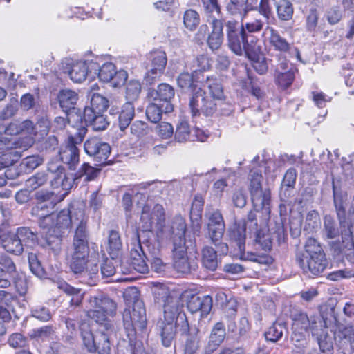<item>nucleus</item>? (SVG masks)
I'll return each instance as SVG.
<instances>
[{
  "mask_svg": "<svg viewBox=\"0 0 354 354\" xmlns=\"http://www.w3.org/2000/svg\"><path fill=\"white\" fill-rule=\"evenodd\" d=\"M96 351H97L98 354L111 353V344L109 335L104 333L103 328L99 329L96 333Z\"/></svg>",
  "mask_w": 354,
  "mask_h": 354,
  "instance_id": "ea45409f",
  "label": "nucleus"
},
{
  "mask_svg": "<svg viewBox=\"0 0 354 354\" xmlns=\"http://www.w3.org/2000/svg\"><path fill=\"white\" fill-rule=\"evenodd\" d=\"M60 159L70 169H75L80 162L79 150L75 144H68L59 152Z\"/></svg>",
  "mask_w": 354,
  "mask_h": 354,
  "instance_id": "bb28decb",
  "label": "nucleus"
},
{
  "mask_svg": "<svg viewBox=\"0 0 354 354\" xmlns=\"http://www.w3.org/2000/svg\"><path fill=\"white\" fill-rule=\"evenodd\" d=\"M319 17V11L318 9L314 6L311 7L306 15V28L308 31H315Z\"/></svg>",
  "mask_w": 354,
  "mask_h": 354,
  "instance_id": "680f3d73",
  "label": "nucleus"
},
{
  "mask_svg": "<svg viewBox=\"0 0 354 354\" xmlns=\"http://www.w3.org/2000/svg\"><path fill=\"white\" fill-rule=\"evenodd\" d=\"M134 117V106L131 102H127L122 108L119 115V127L122 131L126 129Z\"/></svg>",
  "mask_w": 354,
  "mask_h": 354,
  "instance_id": "c9c22d12",
  "label": "nucleus"
},
{
  "mask_svg": "<svg viewBox=\"0 0 354 354\" xmlns=\"http://www.w3.org/2000/svg\"><path fill=\"white\" fill-rule=\"evenodd\" d=\"M276 7L277 16L282 21L290 20L293 15L294 9L288 0H272Z\"/></svg>",
  "mask_w": 354,
  "mask_h": 354,
  "instance_id": "72a5a7b5",
  "label": "nucleus"
},
{
  "mask_svg": "<svg viewBox=\"0 0 354 354\" xmlns=\"http://www.w3.org/2000/svg\"><path fill=\"white\" fill-rule=\"evenodd\" d=\"M208 96L201 87L192 92L189 106L193 117L198 115L200 113L206 116L212 115L215 113V106L212 103L209 104V106H206L205 102Z\"/></svg>",
  "mask_w": 354,
  "mask_h": 354,
  "instance_id": "dca6fc26",
  "label": "nucleus"
},
{
  "mask_svg": "<svg viewBox=\"0 0 354 354\" xmlns=\"http://www.w3.org/2000/svg\"><path fill=\"white\" fill-rule=\"evenodd\" d=\"M80 330L82 338L83 344L89 352L96 351V334L95 336L91 333L89 326L87 323H82L80 325Z\"/></svg>",
  "mask_w": 354,
  "mask_h": 354,
  "instance_id": "473e14b6",
  "label": "nucleus"
},
{
  "mask_svg": "<svg viewBox=\"0 0 354 354\" xmlns=\"http://www.w3.org/2000/svg\"><path fill=\"white\" fill-rule=\"evenodd\" d=\"M256 233L255 241L263 250L269 251L272 248V238L266 230H253Z\"/></svg>",
  "mask_w": 354,
  "mask_h": 354,
  "instance_id": "3c124183",
  "label": "nucleus"
},
{
  "mask_svg": "<svg viewBox=\"0 0 354 354\" xmlns=\"http://www.w3.org/2000/svg\"><path fill=\"white\" fill-rule=\"evenodd\" d=\"M202 4L208 19H221V7L217 0H202Z\"/></svg>",
  "mask_w": 354,
  "mask_h": 354,
  "instance_id": "79ce46f5",
  "label": "nucleus"
},
{
  "mask_svg": "<svg viewBox=\"0 0 354 354\" xmlns=\"http://www.w3.org/2000/svg\"><path fill=\"white\" fill-rule=\"evenodd\" d=\"M16 235L22 242L24 248H33L38 243L37 234L30 228L21 227L17 228Z\"/></svg>",
  "mask_w": 354,
  "mask_h": 354,
  "instance_id": "2f4dec72",
  "label": "nucleus"
},
{
  "mask_svg": "<svg viewBox=\"0 0 354 354\" xmlns=\"http://www.w3.org/2000/svg\"><path fill=\"white\" fill-rule=\"evenodd\" d=\"M324 231L328 239H335L339 235V230L335 221L330 216L324 218Z\"/></svg>",
  "mask_w": 354,
  "mask_h": 354,
  "instance_id": "e2e57ef3",
  "label": "nucleus"
},
{
  "mask_svg": "<svg viewBox=\"0 0 354 354\" xmlns=\"http://www.w3.org/2000/svg\"><path fill=\"white\" fill-rule=\"evenodd\" d=\"M47 179L48 177L44 173H37L26 180V186L27 189L32 191L45 184Z\"/></svg>",
  "mask_w": 354,
  "mask_h": 354,
  "instance_id": "bf43d9fd",
  "label": "nucleus"
},
{
  "mask_svg": "<svg viewBox=\"0 0 354 354\" xmlns=\"http://www.w3.org/2000/svg\"><path fill=\"white\" fill-rule=\"evenodd\" d=\"M109 254L111 259H116L122 248V242L118 232L112 230L109 233Z\"/></svg>",
  "mask_w": 354,
  "mask_h": 354,
  "instance_id": "58836bf2",
  "label": "nucleus"
},
{
  "mask_svg": "<svg viewBox=\"0 0 354 354\" xmlns=\"http://www.w3.org/2000/svg\"><path fill=\"white\" fill-rule=\"evenodd\" d=\"M77 180L78 178H77L76 174L74 177L72 175L67 176L64 172H63L62 174H57L56 176L53 177V179L51 180V185L54 188L61 187L63 190L68 191L72 188L73 183H75Z\"/></svg>",
  "mask_w": 354,
  "mask_h": 354,
  "instance_id": "e433bc0d",
  "label": "nucleus"
},
{
  "mask_svg": "<svg viewBox=\"0 0 354 354\" xmlns=\"http://www.w3.org/2000/svg\"><path fill=\"white\" fill-rule=\"evenodd\" d=\"M247 1L248 0H230L227 6V9L231 15L238 16L243 19L248 11Z\"/></svg>",
  "mask_w": 354,
  "mask_h": 354,
  "instance_id": "4c0bfd02",
  "label": "nucleus"
},
{
  "mask_svg": "<svg viewBox=\"0 0 354 354\" xmlns=\"http://www.w3.org/2000/svg\"><path fill=\"white\" fill-rule=\"evenodd\" d=\"M258 227L256 214L254 212H250L245 221L235 223L230 227L227 232V236L230 241L238 247L240 258L243 260L250 261L259 264H270L272 262V257L266 254H257L252 252L245 251V242L246 238V230L253 232Z\"/></svg>",
  "mask_w": 354,
  "mask_h": 354,
  "instance_id": "7ed1b4c3",
  "label": "nucleus"
},
{
  "mask_svg": "<svg viewBox=\"0 0 354 354\" xmlns=\"http://www.w3.org/2000/svg\"><path fill=\"white\" fill-rule=\"evenodd\" d=\"M225 337V330L223 324L221 322L216 323L209 335V341L205 348V353L210 354L214 352L223 342Z\"/></svg>",
  "mask_w": 354,
  "mask_h": 354,
  "instance_id": "393cba45",
  "label": "nucleus"
},
{
  "mask_svg": "<svg viewBox=\"0 0 354 354\" xmlns=\"http://www.w3.org/2000/svg\"><path fill=\"white\" fill-rule=\"evenodd\" d=\"M292 330L293 331H311L313 335H318V328L322 327L324 320L319 317L310 318L303 312H296L292 315Z\"/></svg>",
  "mask_w": 354,
  "mask_h": 354,
  "instance_id": "f8f14e48",
  "label": "nucleus"
},
{
  "mask_svg": "<svg viewBox=\"0 0 354 354\" xmlns=\"http://www.w3.org/2000/svg\"><path fill=\"white\" fill-rule=\"evenodd\" d=\"M28 259L31 272L39 278L44 277V270L38 259L37 256L34 253H29Z\"/></svg>",
  "mask_w": 354,
  "mask_h": 354,
  "instance_id": "13d9d810",
  "label": "nucleus"
},
{
  "mask_svg": "<svg viewBox=\"0 0 354 354\" xmlns=\"http://www.w3.org/2000/svg\"><path fill=\"white\" fill-rule=\"evenodd\" d=\"M326 323L322 327L318 328V335L317 336L318 344L321 351L324 353H330L333 348V342L330 338L325 335Z\"/></svg>",
  "mask_w": 354,
  "mask_h": 354,
  "instance_id": "a18cd8bd",
  "label": "nucleus"
},
{
  "mask_svg": "<svg viewBox=\"0 0 354 354\" xmlns=\"http://www.w3.org/2000/svg\"><path fill=\"white\" fill-rule=\"evenodd\" d=\"M55 224L57 230L59 229L68 228L71 225L70 219V211L68 209H63L58 214H55Z\"/></svg>",
  "mask_w": 354,
  "mask_h": 354,
  "instance_id": "6e6d98bb",
  "label": "nucleus"
},
{
  "mask_svg": "<svg viewBox=\"0 0 354 354\" xmlns=\"http://www.w3.org/2000/svg\"><path fill=\"white\" fill-rule=\"evenodd\" d=\"M35 196L38 201L37 203L43 202L46 204V207L41 209L42 210L41 212L42 213L48 212V214H55L52 211L59 199L54 192L41 190L37 192Z\"/></svg>",
  "mask_w": 354,
  "mask_h": 354,
  "instance_id": "c85d7f7f",
  "label": "nucleus"
},
{
  "mask_svg": "<svg viewBox=\"0 0 354 354\" xmlns=\"http://www.w3.org/2000/svg\"><path fill=\"white\" fill-rule=\"evenodd\" d=\"M200 22L199 15L192 9L187 10L183 15V23L189 30H194Z\"/></svg>",
  "mask_w": 354,
  "mask_h": 354,
  "instance_id": "603ef678",
  "label": "nucleus"
},
{
  "mask_svg": "<svg viewBox=\"0 0 354 354\" xmlns=\"http://www.w3.org/2000/svg\"><path fill=\"white\" fill-rule=\"evenodd\" d=\"M1 244L7 252L17 255L21 254L24 250L22 242H20L16 234H5L3 236Z\"/></svg>",
  "mask_w": 354,
  "mask_h": 354,
  "instance_id": "cd10ccee",
  "label": "nucleus"
},
{
  "mask_svg": "<svg viewBox=\"0 0 354 354\" xmlns=\"http://www.w3.org/2000/svg\"><path fill=\"white\" fill-rule=\"evenodd\" d=\"M88 253L87 234H84L82 229L80 228L75 233L73 251L71 253L70 266L75 273H80L84 270Z\"/></svg>",
  "mask_w": 354,
  "mask_h": 354,
  "instance_id": "9d476101",
  "label": "nucleus"
},
{
  "mask_svg": "<svg viewBox=\"0 0 354 354\" xmlns=\"http://www.w3.org/2000/svg\"><path fill=\"white\" fill-rule=\"evenodd\" d=\"M99 170L91 167L88 163H84L76 173L77 178L84 177V181L93 180L98 174Z\"/></svg>",
  "mask_w": 354,
  "mask_h": 354,
  "instance_id": "5fc2aeb1",
  "label": "nucleus"
},
{
  "mask_svg": "<svg viewBox=\"0 0 354 354\" xmlns=\"http://www.w3.org/2000/svg\"><path fill=\"white\" fill-rule=\"evenodd\" d=\"M59 288L62 289L67 295L72 296L71 299L72 306H77L81 304L84 295L81 289L73 288L65 282L60 283Z\"/></svg>",
  "mask_w": 354,
  "mask_h": 354,
  "instance_id": "c03bdc74",
  "label": "nucleus"
},
{
  "mask_svg": "<svg viewBox=\"0 0 354 354\" xmlns=\"http://www.w3.org/2000/svg\"><path fill=\"white\" fill-rule=\"evenodd\" d=\"M207 229L208 237L214 244L217 245L223 236L225 225L207 227Z\"/></svg>",
  "mask_w": 354,
  "mask_h": 354,
  "instance_id": "0e129e2a",
  "label": "nucleus"
},
{
  "mask_svg": "<svg viewBox=\"0 0 354 354\" xmlns=\"http://www.w3.org/2000/svg\"><path fill=\"white\" fill-rule=\"evenodd\" d=\"M88 308H99L109 315H113L116 310L115 303L110 298L100 295L92 296L88 300Z\"/></svg>",
  "mask_w": 354,
  "mask_h": 354,
  "instance_id": "a878e982",
  "label": "nucleus"
},
{
  "mask_svg": "<svg viewBox=\"0 0 354 354\" xmlns=\"http://www.w3.org/2000/svg\"><path fill=\"white\" fill-rule=\"evenodd\" d=\"M206 84L211 97L214 100H221L223 97V86L219 80L207 77Z\"/></svg>",
  "mask_w": 354,
  "mask_h": 354,
  "instance_id": "09e8293b",
  "label": "nucleus"
},
{
  "mask_svg": "<svg viewBox=\"0 0 354 354\" xmlns=\"http://www.w3.org/2000/svg\"><path fill=\"white\" fill-rule=\"evenodd\" d=\"M156 96L154 97L156 102L162 103L165 108V113H170L173 111V106L170 100L174 96V90L172 86L167 84H161L155 91Z\"/></svg>",
  "mask_w": 354,
  "mask_h": 354,
  "instance_id": "b1692460",
  "label": "nucleus"
},
{
  "mask_svg": "<svg viewBox=\"0 0 354 354\" xmlns=\"http://www.w3.org/2000/svg\"><path fill=\"white\" fill-rule=\"evenodd\" d=\"M185 234L181 236H173V260L175 269L180 273H188L191 264L188 260L187 246L184 239Z\"/></svg>",
  "mask_w": 354,
  "mask_h": 354,
  "instance_id": "9b49d317",
  "label": "nucleus"
},
{
  "mask_svg": "<svg viewBox=\"0 0 354 354\" xmlns=\"http://www.w3.org/2000/svg\"><path fill=\"white\" fill-rule=\"evenodd\" d=\"M148 59L151 63L148 69V76H151V78L153 79L155 77L154 75L163 73L167 62V56L164 51L155 50L151 52L148 55Z\"/></svg>",
  "mask_w": 354,
  "mask_h": 354,
  "instance_id": "412c9836",
  "label": "nucleus"
},
{
  "mask_svg": "<svg viewBox=\"0 0 354 354\" xmlns=\"http://www.w3.org/2000/svg\"><path fill=\"white\" fill-rule=\"evenodd\" d=\"M207 21L211 25L212 30L209 32L207 43L209 48L212 50H218L223 41V21L222 19H214Z\"/></svg>",
  "mask_w": 354,
  "mask_h": 354,
  "instance_id": "6ab92c4d",
  "label": "nucleus"
},
{
  "mask_svg": "<svg viewBox=\"0 0 354 354\" xmlns=\"http://www.w3.org/2000/svg\"><path fill=\"white\" fill-rule=\"evenodd\" d=\"M124 298L129 301H133L132 310L126 308L123 313V322L127 335L130 340L136 336L138 331H142L147 325L145 309L143 303L138 299V291L132 287L124 292Z\"/></svg>",
  "mask_w": 354,
  "mask_h": 354,
  "instance_id": "20e7f679",
  "label": "nucleus"
},
{
  "mask_svg": "<svg viewBox=\"0 0 354 354\" xmlns=\"http://www.w3.org/2000/svg\"><path fill=\"white\" fill-rule=\"evenodd\" d=\"M108 106L109 101L106 97L98 93H93L91 99V106H86L84 109H91L98 114L106 111Z\"/></svg>",
  "mask_w": 354,
  "mask_h": 354,
  "instance_id": "a19ab883",
  "label": "nucleus"
},
{
  "mask_svg": "<svg viewBox=\"0 0 354 354\" xmlns=\"http://www.w3.org/2000/svg\"><path fill=\"white\" fill-rule=\"evenodd\" d=\"M259 162V156L254 157L251 162L248 175V189L255 209L257 211L262 210L266 214H268L270 212V192L269 189H262L261 169L263 165Z\"/></svg>",
  "mask_w": 354,
  "mask_h": 354,
  "instance_id": "39448f33",
  "label": "nucleus"
},
{
  "mask_svg": "<svg viewBox=\"0 0 354 354\" xmlns=\"http://www.w3.org/2000/svg\"><path fill=\"white\" fill-rule=\"evenodd\" d=\"M141 91V84L138 80H131L127 85L126 88V97L130 102L136 100Z\"/></svg>",
  "mask_w": 354,
  "mask_h": 354,
  "instance_id": "864d4df0",
  "label": "nucleus"
},
{
  "mask_svg": "<svg viewBox=\"0 0 354 354\" xmlns=\"http://www.w3.org/2000/svg\"><path fill=\"white\" fill-rule=\"evenodd\" d=\"M95 74L98 75V77L102 82H108L113 78L115 73V66L113 63L106 62L101 66L98 64L97 70H93Z\"/></svg>",
  "mask_w": 354,
  "mask_h": 354,
  "instance_id": "37998d69",
  "label": "nucleus"
},
{
  "mask_svg": "<svg viewBox=\"0 0 354 354\" xmlns=\"http://www.w3.org/2000/svg\"><path fill=\"white\" fill-rule=\"evenodd\" d=\"M57 99L60 107L67 111L75 107L78 100V94L70 89H63L59 92Z\"/></svg>",
  "mask_w": 354,
  "mask_h": 354,
  "instance_id": "7c9ffc66",
  "label": "nucleus"
},
{
  "mask_svg": "<svg viewBox=\"0 0 354 354\" xmlns=\"http://www.w3.org/2000/svg\"><path fill=\"white\" fill-rule=\"evenodd\" d=\"M202 263L203 266L211 271H214L218 266L217 253L209 246H205L202 250Z\"/></svg>",
  "mask_w": 354,
  "mask_h": 354,
  "instance_id": "f704fd0d",
  "label": "nucleus"
},
{
  "mask_svg": "<svg viewBox=\"0 0 354 354\" xmlns=\"http://www.w3.org/2000/svg\"><path fill=\"white\" fill-rule=\"evenodd\" d=\"M297 261L304 272L308 275H319L328 264L322 248L313 239L307 241L305 252Z\"/></svg>",
  "mask_w": 354,
  "mask_h": 354,
  "instance_id": "423d86ee",
  "label": "nucleus"
},
{
  "mask_svg": "<svg viewBox=\"0 0 354 354\" xmlns=\"http://www.w3.org/2000/svg\"><path fill=\"white\" fill-rule=\"evenodd\" d=\"M130 261L133 269L140 273H146L149 270V267L146 261V256L143 252L138 234H136V239L131 243L130 251Z\"/></svg>",
  "mask_w": 354,
  "mask_h": 354,
  "instance_id": "f3484780",
  "label": "nucleus"
},
{
  "mask_svg": "<svg viewBox=\"0 0 354 354\" xmlns=\"http://www.w3.org/2000/svg\"><path fill=\"white\" fill-rule=\"evenodd\" d=\"M165 213L162 205L151 207L147 203L142 209L139 225L143 231L155 229L157 236L162 239H170L174 235L181 236L185 233L186 223L183 217L176 216L168 225L165 224Z\"/></svg>",
  "mask_w": 354,
  "mask_h": 354,
  "instance_id": "f03ea898",
  "label": "nucleus"
},
{
  "mask_svg": "<svg viewBox=\"0 0 354 354\" xmlns=\"http://www.w3.org/2000/svg\"><path fill=\"white\" fill-rule=\"evenodd\" d=\"M20 127V133L28 135L26 137V144L24 147H30L33 142V137L34 134V124L30 120H25L23 122H19Z\"/></svg>",
  "mask_w": 354,
  "mask_h": 354,
  "instance_id": "052dcab7",
  "label": "nucleus"
},
{
  "mask_svg": "<svg viewBox=\"0 0 354 354\" xmlns=\"http://www.w3.org/2000/svg\"><path fill=\"white\" fill-rule=\"evenodd\" d=\"M286 328L283 324L274 323L265 333L267 340L275 342L278 341L282 336Z\"/></svg>",
  "mask_w": 354,
  "mask_h": 354,
  "instance_id": "8fccbe9b",
  "label": "nucleus"
},
{
  "mask_svg": "<svg viewBox=\"0 0 354 354\" xmlns=\"http://www.w3.org/2000/svg\"><path fill=\"white\" fill-rule=\"evenodd\" d=\"M104 112L97 113L91 109H84L83 118L86 124H89L95 131H103L107 128L109 122Z\"/></svg>",
  "mask_w": 354,
  "mask_h": 354,
  "instance_id": "5701e85b",
  "label": "nucleus"
},
{
  "mask_svg": "<svg viewBox=\"0 0 354 354\" xmlns=\"http://www.w3.org/2000/svg\"><path fill=\"white\" fill-rule=\"evenodd\" d=\"M84 150L88 155L93 156L99 164L104 163L111 153L109 145L97 138L86 140L84 143Z\"/></svg>",
  "mask_w": 354,
  "mask_h": 354,
  "instance_id": "2eb2a0df",
  "label": "nucleus"
},
{
  "mask_svg": "<svg viewBox=\"0 0 354 354\" xmlns=\"http://www.w3.org/2000/svg\"><path fill=\"white\" fill-rule=\"evenodd\" d=\"M276 84L282 89H286L295 79V68L285 57L278 56V63L274 65Z\"/></svg>",
  "mask_w": 354,
  "mask_h": 354,
  "instance_id": "ddd939ff",
  "label": "nucleus"
},
{
  "mask_svg": "<svg viewBox=\"0 0 354 354\" xmlns=\"http://www.w3.org/2000/svg\"><path fill=\"white\" fill-rule=\"evenodd\" d=\"M46 204L43 202L37 203L36 206L32 209V215L39 218V225L44 230L45 233V239L46 246L49 247L55 253L60 250L61 239L59 237L60 232L57 230L55 224V214H48L42 213L41 211Z\"/></svg>",
  "mask_w": 354,
  "mask_h": 354,
  "instance_id": "1a4fd4ad",
  "label": "nucleus"
},
{
  "mask_svg": "<svg viewBox=\"0 0 354 354\" xmlns=\"http://www.w3.org/2000/svg\"><path fill=\"white\" fill-rule=\"evenodd\" d=\"M226 28L228 46L238 55H246L248 48L259 43L258 39L248 34L235 20H229L226 23Z\"/></svg>",
  "mask_w": 354,
  "mask_h": 354,
  "instance_id": "0eeeda50",
  "label": "nucleus"
},
{
  "mask_svg": "<svg viewBox=\"0 0 354 354\" xmlns=\"http://www.w3.org/2000/svg\"><path fill=\"white\" fill-rule=\"evenodd\" d=\"M199 79V76L196 75L193 71L191 73L183 72L178 76L176 81L180 88L193 92L200 88L197 84Z\"/></svg>",
  "mask_w": 354,
  "mask_h": 354,
  "instance_id": "c756f323",
  "label": "nucleus"
},
{
  "mask_svg": "<svg viewBox=\"0 0 354 354\" xmlns=\"http://www.w3.org/2000/svg\"><path fill=\"white\" fill-rule=\"evenodd\" d=\"M320 225V218L319 214L315 211H310L306 216L304 229L313 231Z\"/></svg>",
  "mask_w": 354,
  "mask_h": 354,
  "instance_id": "69168bd1",
  "label": "nucleus"
},
{
  "mask_svg": "<svg viewBox=\"0 0 354 354\" xmlns=\"http://www.w3.org/2000/svg\"><path fill=\"white\" fill-rule=\"evenodd\" d=\"M265 41L274 48V50L281 53H288L292 48V45L279 32L272 27H267L264 32Z\"/></svg>",
  "mask_w": 354,
  "mask_h": 354,
  "instance_id": "a211bd4d",
  "label": "nucleus"
},
{
  "mask_svg": "<svg viewBox=\"0 0 354 354\" xmlns=\"http://www.w3.org/2000/svg\"><path fill=\"white\" fill-rule=\"evenodd\" d=\"M19 122L15 121L8 126L0 127V169L12 165L17 157V152L12 150L17 148V142L6 136H13L20 133Z\"/></svg>",
  "mask_w": 354,
  "mask_h": 354,
  "instance_id": "6e6552de",
  "label": "nucleus"
},
{
  "mask_svg": "<svg viewBox=\"0 0 354 354\" xmlns=\"http://www.w3.org/2000/svg\"><path fill=\"white\" fill-rule=\"evenodd\" d=\"M165 108L162 103L156 102L150 104L146 110V115L151 122L156 123L162 118V113H165Z\"/></svg>",
  "mask_w": 354,
  "mask_h": 354,
  "instance_id": "49530a36",
  "label": "nucleus"
},
{
  "mask_svg": "<svg viewBox=\"0 0 354 354\" xmlns=\"http://www.w3.org/2000/svg\"><path fill=\"white\" fill-rule=\"evenodd\" d=\"M195 65L192 71L196 73V75H199L201 71H205L210 68V63L209 58L205 55H200L196 57L194 61Z\"/></svg>",
  "mask_w": 354,
  "mask_h": 354,
  "instance_id": "338daca9",
  "label": "nucleus"
},
{
  "mask_svg": "<svg viewBox=\"0 0 354 354\" xmlns=\"http://www.w3.org/2000/svg\"><path fill=\"white\" fill-rule=\"evenodd\" d=\"M69 66L67 73L69 78L74 83H82L86 80L88 72L93 70H97L98 68V62L97 59L91 60H79L77 62H72L68 64Z\"/></svg>",
  "mask_w": 354,
  "mask_h": 354,
  "instance_id": "4468645a",
  "label": "nucleus"
},
{
  "mask_svg": "<svg viewBox=\"0 0 354 354\" xmlns=\"http://www.w3.org/2000/svg\"><path fill=\"white\" fill-rule=\"evenodd\" d=\"M70 219L71 225H75V232L80 228L82 229L84 234H87L86 231V218L85 217L83 205L79 202H75L70 205Z\"/></svg>",
  "mask_w": 354,
  "mask_h": 354,
  "instance_id": "4be33fe9",
  "label": "nucleus"
},
{
  "mask_svg": "<svg viewBox=\"0 0 354 354\" xmlns=\"http://www.w3.org/2000/svg\"><path fill=\"white\" fill-rule=\"evenodd\" d=\"M156 134L162 139H168L172 137L174 134V128L172 125L167 122H161L154 127Z\"/></svg>",
  "mask_w": 354,
  "mask_h": 354,
  "instance_id": "4d7b16f0",
  "label": "nucleus"
},
{
  "mask_svg": "<svg viewBox=\"0 0 354 354\" xmlns=\"http://www.w3.org/2000/svg\"><path fill=\"white\" fill-rule=\"evenodd\" d=\"M130 130L132 134L138 138L147 135L149 132L147 124L140 120L135 121L131 125Z\"/></svg>",
  "mask_w": 354,
  "mask_h": 354,
  "instance_id": "774afa93",
  "label": "nucleus"
},
{
  "mask_svg": "<svg viewBox=\"0 0 354 354\" xmlns=\"http://www.w3.org/2000/svg\"><path fill=\"white\" fill-rule=\"evenodd\" d=\"M193 131H190L189 127L187 121H181L178 125L175 133V138L178 142H183L187 140L194 141L192 138Z\"/></svg>",
  "mask_w": 354,
  "mask_h": 354,
  "instance_id": "de8ad7c7",
  "label": "nucleus"
},
{
  "mask_svg": "<svg viewBox=\"0 0 354 354\" xmlns=\"http://www.w3.org/2000/svg\"><path fill=\"white\" fill-rule=\"evenodd\" d=\"M155 301L162 304L163 319L159 323L162 344L171 346L176 331L187 333L189 326L183 311V302H186L188 310L194 314L200 313L201 317L207 315L212 308V299L209 296L200 297L191 292H185L179 297L168 286L157 283L153 289Z\"/></svg>",
  "mask_w": 354,
  "mask_h": 354,
  "instance_id": "f257e3e1",
  "label": "nucleus"
},
{
  "mask_svg": "<svg viewBox=\"0 0 354 354\" xmlns=\"http://www.w3.org/2000/svg\"><path fill=\"white\" fill-rule=\"evenodd\" d=\"M261 46L257 43L253 47L248 49L247 57L251 61L254 70L260 75H263L268 70V60L261 52Z\"/></svg>",
  "mask_w": 354,
  "mask_h": 354,
  "instance_id": "aec40b11",
  "label": "nucleus"
}]
</instances>
